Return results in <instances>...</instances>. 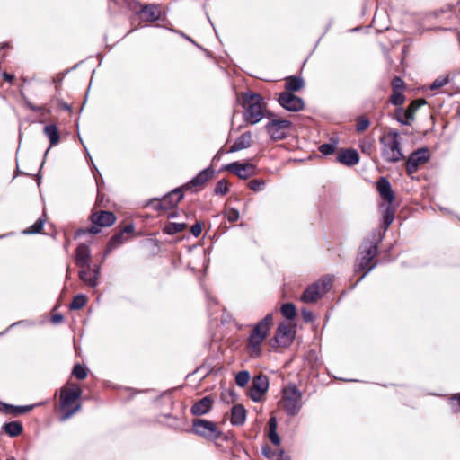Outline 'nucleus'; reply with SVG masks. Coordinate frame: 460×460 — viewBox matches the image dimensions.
I'll list each match as a JSON object with an SVG mask.
<instances>
[{"instance_id":"obj_1","label":"nucleus","mask_w":460,"mask_h":460,"mask_svg":"<svg viewBox=\"0 0 460 460\" xmlns=\"http://www.w3.org/2000/svg\"><path fill=\"white\" fill-rule=\"evenodd\" d=\"M272 320V314H269L253 326L247 342L250 357L257 358L261 356V346L269 334Z\"/></svg>"},{"instance_id":"obj_48","label":"nucleus","mask_w":460,"mask_h":460,"mask_svg":"<svg viewBox=\"0 0 460 460\" xmlns=\"http://www.w3.org/2000/svg\"><path fill=\"white\" fill-rule=\"evenodd\" d=\"M392 86H393V90L402 91V89L404 87V83L401 78L395 77L392 82Z\"/></svg>"},{"instance_id":"obj_31","label":"nucleus","mask_w":460,"mask_h":460,"mask_svg":"<svg viewBox=\"0 0 460 460\" xmlns=\"http://www.w3.org/2000/svg\"><path fill=\"white\" fill-rule=\"evenodd\" d=\"M46 136L49 138L51 146L56 145L59 141V134L56 126L48 125L44 128Z\"/></svg>"},{"instance_id":"obj_5","label":"nucleus","mask_w":460,"mask_h":460,"mask_svg":"<svg viewBox=\"0 0 460 460\" xmlns=\"http://www.w3.org/2000/svg\"><path fill=\"white\" fill-rule=\"evenodd\" d=\"M243 105L244 108L243 117L245 121L251 124H256L261 120L264 116V102L259 94L243 93Z\"/></svg>"},{"instance_id":"obj_39","label":"nucleus","mask_w":460,"mask_h":460,"mask_svg":"<svg viewBox=\"0 0 460 460\" xmlns=\"http://www.w3.org/2000/svg\"><path fill=\"white\" fill-rule=\"evenodd\" d=\"M359 146L362 153L370 155L373 148V141L370 138H364L360 141Z\"/></svg>"},{"instance_id":"obj_50","label":"nucleus","mask_w":460,"mask_h":460,"mask_svg":"<svg viewBox=\"0 0 460 460\" xmlns=\"http://www.w3.org/2000/svg\"><path fill=\"white\" fill-rule=\"evenodd\" d=\"M269 438L270 439V441L274 444V445H279L280 443V438L277 433V431L273 430V431H269Z\"/></svg>"},{"instance_id":"obj_52","label":"nucleus","mask_w":460,"mask_h":460,"mask_svg":"<svg viewBox=\"0 0 460 460\" xmlns=\"http://www.w3.org/2000/svg\"><path fill=\"white\" fill-rule=\"evenodd\" d=\"M277 419L276 417L272 416L270 417L269 420V431H277Z\"/></svg>"},{"instance_id":"obj_3","label":"nucleus","mask_w":460,"mask_h":460,"mask_svg":"<svg viewBox=\"0 0 460 460\" xmlns=\"http://www.w3.org/2000/svg\"><path fill=\"white\" fill-rule=\"evenodd\" d=\"M384 234L375 232L371 235V240H366L363 243L361 251L356 262V270H363L367 268V271L359 279H362L375 265H370L371 261L375 258L377 252V243L381 241Z\"/></svg>"},{"instance_id":"obj_14","label":"nucleus","mask_w":460,"mask_h":460,"mask_svg":"<svg viewBox=\"0 0 460 460\" xmlns=\"http://www.w3.org/2000/svg\"><path fill=\"white\" fill-rule=\"evenodd\" d=\"M429 152L426 148H420L413 152L406 163V171L409 174L414 173L418 167L428 161Z\"/></svg>"},{"instance_id":"obj_2","label":"nucleus","mask_w":460,"mask_h":460,"mask_svg":"<svg viewBox=\"0 0 460 460\" xmlns=\"http://www.w3.org/2000/svg\"><path fill=\"white\" fill-rule=\"evenodd\" d=\"M82 394L81 388L75 384L64 387L60 393V411L63 415L62 420H68L73 414L81 409V403L78 402Z\"/></svg>"},{"instance_id":"obj_40","label":"nucleus","mask_w":460,"mask_h":460,"mask_svg":"<svg viewBox=\"0 0 460 460\" xmlns=\"http://www.w3.org/2000/svg\"><path fill=\"white\" fill-rule=\"evenodd\" d=\"M228 191V182L226 180H220L215 188V193L217 195H225Z\"/></svg>"},{"instance_id":"obj_6","label":"nucleus","mask_w":460,"mask_h":460,"mask_svg":"<svg viewBox=\"0 0 460 460\" xmlns=\"http://www.w3.org/2000/svg\"><path fill=\"white\" fill-rule=\"evenodd\" d=\"M302 396V392L295 385H288L282 390L280 407L288 415L296 416L303 406Z\"/></svg>"},{"instance_id":"obj_41","label":"nucleus","mask_w":460,"mask_h":460,"mask_svg":"<svg viewBox=\"0 0 460 460\" xmlns=\"http://www.w3.org/2000/svg\"><path fill=\"white\" fill-rule=\"evenodd\" d=\"M449 82L448 75L438 77L431 84V90H438L445 86Z\"/></svg>"},{"instance_id":"obj_43","label":"nucleus","mask_w":460,"mask_h":460,"mask_svg":"<svg viewBox=\"0 0 460 460\" xmlns=\"http://www.w3.org/2000/svg\"><path fill=\"white\" fill-rule=\"evenodd\" d=\"M336 144H323L320 146L319 150L320 152L324 155H328L332 154L335 151Z\"/></svg>"},{"instance_id":"obj_44","label":"nucleus","mask_w":460,"mask_h":460,"mask_svg":"<svg viewBox=\"0 0 460 460\" xmlns=\"http://www.w3.org/2000/svg\"><path fill=\"white\" fill-rule=\"evenodd\" d=\"M226 217L227 218V220L229 222H236L239 217H240V214H239V211L235 208H229L226 212Z\"/></svg>"},{"instance_id":"obj_24","label":"nucleus","mask_w":460,"mask_h":460,"mask_svg":"<svg viewBox=\"0 0 460 460\" xmlns=\"http://www.w3.org/2000/svg\"><path fill=\"white\" fill-rule=\"evenodd\" d=\"M246 420V411L242 404L234 405L231 409L230 421L233 425H243Z\"/></svg>"},{"instance_id":"obj_11","label":"nucleus","mask_w":460,"mask_h":460,"mask_svg":"<svg viewBox=\"0 0 460 460\" xmlns=\"http://www.w3.org/2000/svg\"><path fill=\"white\" fill-rule=\"evenodd\" d=\"M224 168L242 180H246L256 174V167L251 163L234 162L227 164Z\"/></svg>"},{"instance_id":"obj_58","label":"nucleus","mask_w":460,"mask_h":460,"mask_svg":"<svg viewBox=\"0 0 460 460\" xmlns=\"http://www.w3.org/2000/svg\"><path fill=\"white\" fill-rule=\"evenodd\" d=\"M154 243V240L153 239H148V240H146V247L149 244H153Z\"/></svg>"},{"instance_id":"obj_46","label":"nucleus","mask_w":460,"mask_h":460,"mask_svg":"<svg viewBox=\"0 0 460 460\" xmlns=\"http://www.w3.org/2000/svg\"><path fill=\"white\" fill-rule=\"evenodd\" d=\"M369 126V120L367 119L361 118L358 120L356 128L358 132L365 131Z\"/></svg>"},{"instance_id":"obj_18","label":"nucleus","mask_w":460,"mask_h":460,"mask_svg":"<svg viewBox=\"0 0 460 460\" xmlns=\"http://www.w3.org/2000/svg\"><path fill=\"white\" fill-rule=\"evenodd\" d=\"M293 328L290 324L282 323L279 325L275 336L276 342L281 346L288 345L293 339Z\"/></svg>"},{"instance_id":"obj_36","label":"nucleus","mask_w":460,"mask_h":460,"mask_svg":"<svg viewBox=\"0 0 460 460\" xmlns=\"http://www.w3.org/2000/svg\"><path fill=\"white\" fill-rule=\"evenodd\" d=\"M266 182L261 179L252 180L248 183V187L253 191H261L265 188Z\"/></svg>"},{"instance_id":"obj_4","label":"nucleus","mask_w":460,"mask_h":460,"mask_svg":"<svg viewBox=\"0 0 460 460\" xmlns=\"http://www.w3.org/2000/svg\"><path fill=\"white\" fill-rule=\"evenodd\" d=\"M381 154L383 158L389 163H396L403 158L401 147L399 133L390 130L380 138Z\"/></svg>"},{"instance_id":"obj_53","label":"nucleus","mask_w":460,"mask_h":460,"mask_svg":"<svg viewBox=\"0 0 460 460\" xmlns=\"http://www.w3.org/2000/svg\"><path fill=\"white\" fill-rule=\"evenodd\" d=\"M303 315L305 321H312L314 319L313 314L308 311H303Z\"/></svg>"},{"instance_id":"obj_9","label":"nucleus","mask_w":460,"mask_h":460,"mask_svg":"<svg viewBox=\"0 0 460 460\" xmlns=\"http://www.w3.org/2000/svg\"><path fill=\"white\" fill-rule=\"evenodd\" d=\"M183 188H177L164 196L161 199H153L146 203V207L152 208L157 210H167L174 208L183 198Z\"/></svg>"},{"instance_id":"obj_8","label":"nucleus","mask_w":460,"mask_h":460,"mask_svg":"<svg viewBox=\"0 0 460 460\" xmlns=\"http://www.w3.org/2000/svg\"><path fill=\"white\" fill-rule=\"evenodd\" d=\"M192 431L197 436L208 440L218 439L222 435L220 429L215 422L204 419L193 420Z\"/></svg>"},{"instance_id":"obj_25","label":"nucleus","mask_w":460,"mask_h":460,"mask_svg":"<svg viewBox=\"0 0 460 460\" xmlns=\"http://www.w3.org/2000/svg\"><path fill=\"white\" fill-rule=\"evenodd\" d=\"M213 173H214L213 170H211L209 168L204 169L197 176H195L189 183H187L183 188L190 189L192 186L202 185L212 177Z\"/></svg>"},{"instance_id":"obj_37","label":"nucleus","mask_w":460,"mask_h":460,"mask_svg":"<svg viewBox=\"0 0 460 460\" xmlns=\"http://www.w3.org/2000/svg\"><path fill=\"white\" fill-rule=\"evenodd\" d=\"M44 222L41 219H38L31 226L28 227L23 231L25 234H38L43 228Z\"/></svg>"},{"instance_id":"obj_7","label":"nucleus","mask_w":460,"mask_h":460,"mask_svg":"<svg viewBox=\"0 0 460 460\" xmlns=\"http://www.w3.org/2000/svg\"><path fill=\"white\" fill-rule=\"evenodd\" d=\"M332 283V277H323L318 281L307 287L302 295L301 300L305 303L316 302L324 293L330 289Z\"/></svg>"},{"instance_id":"obj_56","label":"nucleus","mask_w":460,"mask_h":460,"mask_svg":"<svg viewBox=\"0 0 460 460\" xmlns=\"http://www.w3.org/2000/svg\"><path fill=\"white\" fill-rule=\"evenodd\" d=\"M176 32H177L178 34L181 35L182 37H184L185 39H187L188 40H190V42H192V43H194V44H195V42H194V41H193L190 37H188L187 35H185L183 32H181V31H176Z\"/></svg>"},{"instance_id":"obj_57","label":"nucleus","mask_w":460,"mask_h":460,"mask_svg":"<svg viewBox=\"0 0 460 460\" xmlns=\"http://www.w3.org/2000/svg\"><path fill=\"white\" fill-rule=\"evenodd\" d=\"M176 217V213L175 212H171L169 215H168V218L171 219V218H174Z\"/></svg>"},{"instance_id":"obj_27","label":"nucleus","mask_w":460,"mask_h":460,"mask_svg":"<svg viewBox=\"0 0 460 460\" xmlns=\"http://www.w3.org/2000/svg\"><path fill=\"white\" fill-rule=\"evenodd\" d=\"M304 81L300 77L291 76L286 79V92H296L303 88Z\"/></svg>"},{"instance_id":"obj_32","label":"nucleus","mask_w":460,"mask_h":460,"mask_svg":"<svg viewBox=\"0 0 460 460\" xmlns=\"http://www.w3.org/2000/svg\"><path fill=\"white\" fill-rule=\"evenodd\" d=\"M22 430V426L18 422H10L4 426V431L12 437L18 436Z\"/></svg>"},{"instance_id":"obj_28","label":"nucleus","mask_w":460,"mask_h":460,"mask_svg":"<svg viewBox=\"0 0 460 460\" xmlns=\"http://www.w3.org/2000/svg\"><path fill=\"white\" fill-rule=\"evenodd\" d=\"M392 204H382L381 208L384 209V226L385 231L393 223L394 218V212L392 209Z\"/></svg>"},{"instance_id":"obj_21","label":"nucleus","mask_w":460,"mask_h":460,"mask_svg":"<svg viewBox=\"0 0 460 460\" xmlns=\"http://www.w3.org/2000/svg\"><path fill=\"white\" fill-rule=\"evenodd\" d=\"M376 187L381 198L385 200L384 204H392L394 196L390 182L385 178H381Z\"/></svg>"},{"instance_id":"obj_19","label":"nucleus","mask_w":460,"mask_h":460,"mask_svg":"<svg viewBox=\"0 0 460 460\" xmlns=\"http://www.w3.org/2000/svg\"><path fill=\"white\" fill-rule=\"evenodd\" d=\"M91 252L86 244H79L75 250V262L80 268L90 269Z\"/></svg>"},{"instance_id":"obj_45","label":"nucleus","mask_w":460,"mask_h":460,"mask_svg":"<svg viewBox=\"0 0 460 460\" xmlns=\"http://www.w3.org/2000/svg\"><path fill=\"white\" fill-rule=\"evenodd\" d=\"M451 408L455 412H460V394H455L451 398Z\"/></svg>"},{"instance_id":"obj_54","label":"nucleus","mask_w":460,"mask_h":460,"mask_svg":"<svg viewBox=\"0 0 460 460\" xmlns=\"http://www.w3.org/2000/svg\"><path fill=\"white\" fill-rule=\"evenodd\" d=\"M159 400H164V401H166L168 403H171V399H170L169 395H168V394H162V395L160 396Z\"/></svg>"},{"instance_id":"obj_23","label":"nucleus","mask_w":460,"mask_h":460,"mask_svg":"<svg viewBox=\"0 0 460 460\" xmlns=\"http://www.w3.org/2000/svg\"><path fill=\"white\" fill-rule=\"evenodd\" d=\"M337 160L342 164L352 166L358 163L359 156L356 150L347 149L339 153Z\"/></svg>"},{"instance_id":"obj_51","label":"nucleus","mask_w":460,"mask_h":460,"mask_svg":"<svg viewBox=\"0 0 460 460\" xmlns=\"http://www.w3.org/2000/svg\"><path fill=\"white\" fill-rule=\"evenodd\" d=\"M11 408H12L11 412L23 413V412H27V411H31L32 409V406L17 407V408L11 407Z\"/></svg>"},{"instance_id":"obj_30","label":"nucleus","mask_w":460,"mask_h":460,"mask_svg":"<svg viewBox=\"0 0 460 460\" xmlns=\"http://www.w3.org/2000/svg\"><path fill=\"white\" fill-rule=\"evenodd\" d=\"M161 10L158 5L149 4L146 5V21H156L160 18Z\"/></svg>"},{"instance_id":"obj_49","label":"nucleus","mask_w":460,"mask_h":460,"mask_svg":"<svg viewBox=\"0 0 460 460\" xmlns=\"http://www.w3.org/2000/svg\"><path fill=\"white\" fill-rule=\"evenodd\" d=\"M201 231H202V226L200 223H196L195 225H193L191 227H190V233L192 235H194L195 237H198L201 234Z\"/></svg>"},{"instance_id":"obj_26","label":"nucleus","mask_w":460,"mask_h":460,"mask_svg":"<svg viewBox=\"0 0 460 460\" xmlns=\"http://www.w3.org/2000/svg\"><path fill=\"white\" fill-rule=\"evenodd\" d=\"M252 136L250 133H243L241 135L234 145L230 147V152H236L242 149H245L251 146L252 145Z\"/></svg>"},{"instance_id":"obj_59","label":"nucleus","mask_w":460,"mask_h":460,"mask_svg":"<svg viewBox=\"0 0 460 460\" xmlns=\"http://www.w3.org/2000/svg\"><path fill=\"white\" fill-rule=\"evenodd\" d=\"M61 320V316H55L54 317V321L55 322H59Z\"/></svg>"},{"instance_id":"obj_20","label":"nucleus","mask_w":460,"mask_h":460,"mask_svg":"<svg viewBox=\"0 0 460 460\" xmlns=\"http://www.w3.org/2000/svg\"><path fill=\"white\" fill-rule=\"evenodd\" d=\"M213 404V400L210 396H205L199 401L196 402L190 409V411L195 416L205 415L210 411Z\"/></svg>"},{"instance_id":"obj_10","label":"nucleus","mask_w":460,"mask_h":460,"mask_svg":"<svg viewBox=\"0 0 460 460\" xmlns=\"http://www.w3.org/2000/svg\"><path fill=\"white\" fill-rule=\"evenodd\" d=\"M291 128V122L288 119L272 118L266 126L267 131L274 140L287 137Z\"/></svg>"},{"instance_id":"obj_15","label":"nucleus","mask_w":460,"mask_h":460,"mask_svg":"<svg viewBox=\"0 0 460 460\" xmlns=\"http://www.w3.org/2000/svg\"><path fill=\"white\" fill-rule=\"evenodd\" d=\"M423 104H425L424 100H415L409 105L407 110L399 109L396 111L398 121L403 125H410L414 119L415 111Z\"/></svg>"},{"instance_id":"obj_35","label":"nucleus","mask_w":460,"mask_h":460,"mask_svg":"<svg viewBox=\"0 0 460 460\" xmlns=\"http://www.w3.org/2000/svg\"><path fill=\"white\" fill-rule=\"evenodd\" d=\"M282 314L288 319H293L296 315V307L293 304L287 303L281 306Z\"/></svg>"},{"instance_id":"obj_34","label":"nucleus","mask_w":460,"mask_h":460,"mask_svg":"<svg viewBox=\"0 0 460 460\" xmlns=\"http://www.w3.org/2000/svg\"><path fill=\"white\" fill-rule=\"evenodd\" d=\"M87 298L84 295H77L74 297L73 302L70 305L71 309H81L86 304Z\"/></svg>"},{"instance_id":"obj_60","label":"nucleus","mask_w":460,"mask_h":460,"mask_svg":"<svg viewBox=\"0 0 460 460\" xmlns=\"http://www.w3.org/2000/svg\"><path fill=\"white\" fill-rule=\"evenodd\" d=\"M278 460H289V459H288V458H284V457H281V458H279V459H278Z\"/></svg>"},{"instance_id":"obj_47","label":"nucleus","mask_w":460,"mask_h":460,"mask_svg":"<svg viewBox=\"0 0 460 460\" xmlns=\"http://www.w3.org/2000/svg\"><path fill=\"white\" fill-rule=\"evenodd\" d=\"M101 227L102 226L93 224V226H92L91 227L79 231L78 234H99L101 232Z\"/></svg>"},{"instance_id":"obj_17","label":"nucleus","mask_w":460,"mask_h":460,"mask_svg":"<svg viewBox=\"0 0 460 460\" xmlns=\"http://www.w3.org/2000/svg\"><path fill=\"white\" fill-rule=\"evenodd\" d=\"M90 218L93 224L102 227H109L116 221V217L112 212L103 210L93 211Z\"/></svg>"},{"instance_id":"obj_12","label":"nucleus","mask_w":460,"mask_h":460,"mask_svg":"<svg viewBox=\"0 0 460 460\" xmlns=\"http://www.w3.org/2000/svg\"><path fill=\"white\" fill-rule=\"evenodd\" d=\"M268 388V377L265 375H258L252 380V387L249 392V396L252 401L259 402L266 394Z\"/></svg>"},{"instance_id":"obj_13","label":"nucleus","mask_w":460,"mask_h":460,"mask_svg":"<svg viewBox=\"0 0 460 460\" xmlns=\"http://www.w3.org/2000/svg\"><path fill=\"white\" fill-rule=\"evenodd\" d=\"M279 103L284 109L293 112L300 111L305 107L303 100L289 92H283L279 94Z\"/></svg>"},{"instance_id":"obj_42","label":"nucleus","mask_w":460,"mask_h":460,"mask_svg":"<svg viewBox=\"0 0 460 460\" xmlns=\"http://www.w3.org/2000/svg\"><path fill=\"white\" fill-rule=\"evenodd\" d=\"M73 374L76 378L83 380L87 376V370L78 364L74 367Z\"/></svg>"},{"instance_id":"obj_29","label":"nucleus","mask_w":460,"mask_h":460,"mask_svg":"<svg viewBox=\"0 0 460 460\" xmlns=\"http://www.w3.org/2000/svg\"><path fill=\"white\" fill-rule=\"evenodd\" d=\"M186 227V223L169 222L164 226V231L168 234H174L184 231Z\"/></svg>"},{"instance_id":"obj_55","label":"nucleus","mask_w":460,"mask_h":460,"mask_svg":"<svg viewBox=\"0 0 460 460\" xmlns=\"http://www.w3.org/2000/svg\"><path fill=\"white\" fill-rule=\"evenodd\" d=\"M3 76H4V80L9 81V82L13 79V75H9L7 73H4Z\"/></svg>"},{"instance_id":"obj_38","label":"nucleus","mask_w":460,"mask_h":460,"mask_svg":"<svg viewBox=\"0 0 460 460\" xmlns=\"http://www.w3.org/2000/svg\"><path fill=\"white\" fill-rule=\"evenodd\" d=\"M404 102V96L402 94V91H395L393 90V94L391 96V102L394 105L399 106L402 105Z\"/></svg>"},{"instance_id":"obj_16","label":"nucleus","mask_w":460,"mask_h":460,"mask_svg":"<svg viewBox=\"0 0 460 460\" xmlns=\"http://www.w3.org/2000/svg\"><path fill=\"white\" fill-rule=\"evenodd\" d=\"M133 231L134 227L131 225H128L126 226L122 231L114 234L107 244L106 250L104 252V257H106L111 251L124 243L128 240L126 234L129 235L133 233Z\"/></svg>"},{"instance_id":"obj_33","label":"nucleus","mask_w":460,"mask_h":460,"mask_svg":"<svg viewBox=\"0 0 460 460\" xmlns=\"http://www.w3.org/2000/svg\"><path fill=\"white\" fill-rule=\"evenodd\" d=\"M250 378L251 376L248 371H240L235 376V383L238 386L244 387L248 384Z\"/></svg>"},{"instance_id":"obj_22","label":"nucleus","mask_w":460,"mask_h":460,"mask_svg":"<svg viewBox=\"0 0 460 460\" xmlns=\"http://www.w3.org/2000/svg\"><path fill=\"white\" fill-rule=\"evenodd\" d=\"M98 277H99V269L96 268L93 270V272H91V268H81L79 271V279L84 282L89 287H95L98 284Z\"/></svg>"}]
</instances>
